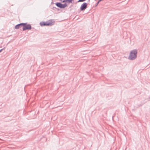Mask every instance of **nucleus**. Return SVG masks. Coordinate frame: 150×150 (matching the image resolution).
<instances>
[{
  "instance_id": "f257e3e1",
  "label": "nucleus",
  "mask_w": 150,
  "mask_h": 150,
  "mask_svg": "<svg viewBox=\"0 0 150 150\" xmlns=\"http://www.w3.org/2000/svg\"><path fill=\"white\" fill-rule=\"evenodd\" d=\"M137 50H134L131 51L128 58V59L132 60H134L137 57Z\"/></svg>"
},
{
  "instance_id": "f03ea898",
  "label": "nucleus",
  "mask_w": 150,
  "mask_h": 150,
  "mask_svg": "<svg viewBox=\"0 0 150 150\" xmlns=\"http://www.w3.org/2000/svg\"><path fill=\"white\" fill-rule=\"evenodd\" d=\"M25 23V24L23 25V31H25L26 30H30L31 29L32 27L29 24H27V23Z\"/></svg>"
},
{
  "instance_id": "7ed1b4c3",
  "label": "nucleus",
  "mask_w": 150,
  "mask_h": 150,
  "mask_svg": "<svg viewBox=\"0 0 150 150\" xmlns=\"http://www.w3.org/2000/svg\"><path fill=\"white\" fill-rule=\"evenodd\" d=\"M55 4L57 7L61 8H64L67 6V4L66 3L63 4L60 2H57Z\"/></svg>"
},
{
  "instance_id": "20e7f679",
  "label": "nucleus",
  "mask_w": 150,
  "mask_h": 150,
  "mask_svg": "<svg viewBox=\"0 0 150 150\" xmlns=\"http://www.w3.org/2000/svg\"><path fill=\"white\" fill-rule=\"evenodd\" d=\"M40 25L41 26H49L51 25L52 24V23L51 22H47L42 21L40 23Z\"/></svg>"
},
{
  "instance_id": "39448f33",
  "label": "nucleus",
  "mask_w": 150,
  "mask_h": 150,
  "mask_svg": "<svg viewBox=\"0 0 150 150\" xmlns=\"http://www.w3.org/2000/svg\"><path fill=\"white\" fill-rule=\"evenodd\" d=\"M87 4L86 3H83L81 6L80 10L83 11L85 10L87 7Z\"/></svg>"
},
{
  "instance_id": "423d86ee",
  "label": "nucleus",
  "mask_w": 150,
  "mask_h": 150,
  "mask_svg": "<svg viewBox=\"0 0 150 150\" xmlns=\"http://www.w3.org/2000/svg\"><path fill=\"white\" fill-rule=\"evenodd\" d=\"M25 23H22L17 25L15 26V28L16 29H18L21 27L22 26H23V25H24Z\"/></svg>"
},
{
  "instance_id": "0eeeda50",
  "label": "nucleus",
  "mask_w": 150,
  "mask_h": 150,
  "mask_svg": "<svg viewBox=\"0 0 150 150\" xmlns=\"http://www.w3.org/2000/svg\"><path fill=\"white\" fill-rule=\"evenodd\" d=\"M86 0H79L78 2H83L85 1Z\"/></svg>"
},
{
  "instance_id": "6e6552de",
  "label": "nucleus",
  "mask_w": 150,
  "mask_h": 150,
  "mask_svg": "<svg viewBox=\"0 0 150 150\" xmlns=\"http://www.w3.org/2000/svg\"><path fill=\"white\" fill-rule=\"evenodd\" d=\"M100 1H99V0L98 1L97 3L96 6H97L98 4L99 3Z\"/></svg>"
},
{
  "instance_id": "1a4fd4ad",
  "label": "nucleus",
  "mask_w": 150,
  "mask_h": 150,
  "mask_svg": "<svg viewBox=\"0 0 150 150\" xmlns=\"http://www.w3.org/2000/svg\"><path fill=\"white\" fill-rule=\"evenodd\" d=\"M3 50V49L0 50V52H1L2 50Z\"/></svg>"
}]
</instances>
